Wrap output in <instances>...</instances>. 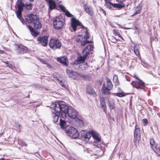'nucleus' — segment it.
<instances>
[{"instance_id":"f257e3e1","label":"nucleus","mask_w":160,"mask_h":160,"mask_svg":"<svg viewBox=\"0 0 160 160\" xmlns=\"http://www.w3.org/2000/svg\"><path fill=\"white\" fill-rule=\"evenodd\" d=\"M54 109L56 112H60L63 119L66 118L67 114L69 117L73 119L75 118L78 114L76 110L72 108H68L63 102H55Z\"/></svg>"},{"instance_id":"f03ea898","label":"nucleus","mask_w":160,"mask_h":160,"mask_svg":"<svg viewBox=\"0 0 160 160\" xmlns=\"http://www.w3.org/2000/svg\"><path fill=\"white\" fill-rule=\"evenodd\" d=\"M17 6L18 8V10L16 12L17 17L21 22L23 24L24 20L22 18L21 16V12L23 10V8L24 7L28 10L31 9V3L24 4L21 0H18L17 2Z\"/></svg>"},{"instance_id":"7ed1b4c3","label":"nucleus","mask_w":160,"mask_h":160,"mask_svg":"<svg viewBox=\"0 0 160 160\" xmlns=\"http://www.w3.org/2000/svg\"><path fill=\"white\" fill-rule=\"evenodd\" d=\"M26 22L30 23L33 22L34 28L36 29H40L42 25L39 21V18L37 15L33 14H30L25 16Z\"/></svg>"},{"instance_id":"20e7f679","label":"nucleus","mask_w":160,"mask_h":160,"mask_svg":"<svg viewBox=\"0 0 160 160\" xmlns=\"http://www.w3.org/2000/svg\"><path fill=\"white\" fill-rule=\"evenodd\" d=\"M71 25L74 31H76L78 27H80L82 28H85L86 31L85 32V35L84 36V38L86 39L89 38V35L88 32L87 28L85 27L78 20H76V18H72L71 19Z\"/></svg>"},{"instance_id":"39448f33","label":"nucleus","mask_w":160,"mask_h":160,"mask_svg":"<svg viewBox=\"0 0 160 160\" xmlns=\"http://www.w3.org/2000/svg\"><path fill=\"white\" fill-rule=\"evenodd\" d=\"M106 81V85L105 83L103 84L101 89V92L103 94L108 95L111 93L110 91L112 89L113 85L109 78H107Z\"/></svg>"},{"instance_id":"423d86ee","label":"nucleus","mask_w":160,"mask_h":160,"mask_svg":"<svg viewBox=\"0 0 160 160\" xmlns=\"http://www.w3.org/2000/svg\"><path fill=\"white\" fill-rule=\"evenodd\" d=\"M67 135L71 138L76 139L79 136V133L78 130L72 127H70L65 130Z\"/></svg>"},{"instance_id":"0eeeda50","label":"nucleus","mask_w":160,"mask_h":160,"mask_svg":"<svg viewBox=\"0 0 160 160\" xmlns=\"http://www.w3.org/2000/svg\"><path fill=\"white\" fill-rule=\"evenodd\" d=\"M64 24V20L61 16L54 18L53 21V25L55 28L59 29L62 28Z\"/></svg>"},{"instance_id":"6e6552de","label":"nucleus","mask_w":160,"mask_h":160,"mask_svg":"<svg viewBox=\"0 0 160 160\" xmlns=\"http://www.w3.org/2000/svg\"><path fill=\"white\" fill-rule=\"evenodd\" d=\"M49 45L50 48L53 49H59L62 45L61 42L59 40L55 38L51 39Z\"/></svg>"},{"instance_id":"1a4fd4ad","label":"nucleus","mask_w":160,"mask_h":160,"mask_svg":"<svg viewBox=\"0 0 160 160\" xmlns=\"http://www.w3.org/2000/svg\"><path fill=\"white\" fill-rule=\"evenodd\" d=\"M67 74L69 77L73 78L74 79H76L79 78V77H81V75L76 72L69 69L67 70Z\"/></svg>"},{"instance_id":"9d476101","label":"nucleus","mask_w":160,"mask_h":160,"mask_svg":"<svg viewBox=\"0 0 160 160\" xmlns=\"http://www.w3.org/2000/svg\"><path fill=\"white\" fill-rule=\"evenodd\" d=\"M48 37L47 36H43L39 37L38 38V43L41 44L42 46L45 47L48 44Z\"/></svg>"},{"instance_id":"9b49d317","label":"nucleus","mask_w":160,"mask_h":160,"mask_svg":"<svg viewBox=\"0 0 160 160\" xmlns=\"http://www.w3.org/2000/svg\"><path fill=\"white\" fill-rule=\"evenodd\" d=\"M138 80V81L136 82H132L131 84L133 87H135L137 89H143L145 86L144 82L139 79Z\"/></svg>"},{"instance_id":"f8f14e48","label":"nucleus","mask_w":160,"mask_h":160,"mask_svg":"<svg viewBox=\"0 0 160 160\" xmlns=\"http://www.w3.org/2000/svg\"><path fill=\"white\" fill-rule=\"evenodd\" d=\"M83 8L85 11L88 15L92 16L94 14L93 10L92 8L90 6L87 4H84Z\"/></svg>"},{"instance_id":"ddd939ff","label":"nucleus","mask_w":160,"mask_h":160,"mask_svg":"<svg viewBox=\"0 0 160 160\" xmlns=\"http://www.w3.org/2000/svg\"><path fill=\"white\" fill-rule=\"evenodd\" d=\"M55 104V102L53 103V107L52 108V119L53 122L54 123L57 122L58 121L59 116V115L61 116V114L60 112H56L54 109V107Z\"/></svg>"},{"instance_id":"4468645a","label":"nucleus","mask_w":160,"mask_h":160,"mask_svg":"<svg viewBox=\"0 0 160 160\" xmlns=\"http://www.w3.org/2000/svg\"><path fill=\"white\" fill-rule=\"evenodd\" d=\"M93 47L92 45H88L82 51V55L86 57L90 53L91 51L92 50Z\"/></svg>"},{"instance_id":"2eb2a0df","label":"nucleus","mask_w":160,"mask_h":160,"mask_svg":"<svg viewBox=\"0 0 160 160\" xmlns=\"http://www.w3.org/2000/svg\"><path fill=\"white\" fill-rule=\"evenodd\" d=\"M16 49L17 52L19 54H23L26 52L27 49L26 47L22 45H17Z\"/></svg>"},{"instance_id":"dca6fc26","label":"nucleus","mask_w":160,"mask_h":160,"mask_svg":"<svg viewBox=\"0 0 160 160\" xmlns=\"http://www.w3.org/2000/svg\"><path fill=\"white\" fill-rule=\"evenodd\" d=\"M49 5V9L52 10L56 8V2L58 3L61 2L59 0H48Z\"/></svg>"},{"instance_id":"f3484780","label":"nucleus","mask_w":160,"mask_h":160,"mask_svg":"<svg viewBox=\"0 0 160 160\" xmlns=\"http://www.w3.org/2000/svg\"><path fill=\"white\" fill-rule=\"evenodd\" d=\"M58 61L66 66H68V60L66 57H62L60 58H58Z\"/></svg>"},{"instance_id":"a211bd4d","label":"nucleus","mask_w":160,"mask_h":160,"mask_svg":"<svg viewBox=\"0 0 160 160\" xmlns=\"http://www.w3.org/2000/svg\"><path fill=\"white\" fill-rule=\"evenodd\" d=\"M27 28L29 29L32 35L36 37L38 35L39 32L35 30L30 25H27Z\"/></svg>"},{"instance_id":"6ab92c4d","label":"nucleus","mask_w":160,"mask_h":160,"mask_svg":"<svg viewBox=\"0 0 160 160\" xmlns=\"http://www.w3.org/2000/svg\"><path fill=\"white\" fill-rule=\"evenodd\" d=\"M86 91L87 93L89 94L92 95L93 96L96 95V93L93 90L92 88L90 86H88L86 88Z\"/></svg>"},{"instance_id":"aec40b11","label":"nucleus","mask_w":160,"mask_h":160,"mask_svg":"<svg viewBox=\"0 0 160 160\" xmlns=\"http://www.w3.org/2000/svg\"><path fill=\"white\" fill-rule=\"evenodd\" d=\"M92 136V131L87 132L82 137L83 140L86 141H89V139L91 138Z\"/></svg>"},{"instance_id":"412c9836","label":"nucleus","mask_w":160,"mask_h":160,"mask_svg":"<svg viewBox=\"0 0 160 160\" xmlns=\"http://www.w3.org/2000/svg\"><path fill=\"white\" fill-rule=\"evenodd\" d=\"M92 136L97 142L101 141V138L99 136V134L95 132L92 131Z\"/></svg>"},{"instance_id":"4be33fe9","label":"nucleus","mask_w":160,"mask_h":160,"mask_svg":"<svg viewBox=\"0 0 160 160\" xmlns=\"http://www.w3.org/2000/svg\"><path fill=\"white\" fill-rule=\"evenodd\" d=\"M107 103L110 110L114 109L115 108V103L113 100H110L108 99Z\"/></svg>"},{"instance_id":"5701e85b","label":"nucleus","mask_w":160,"mask_h":160,"mask_svg":"<svg viewBox=\"0 0 160 160\" xmlns=\"http://www.w3.org/2000/svg\"><path fill=\"white\" fill-rule=\"evenodd\" d=\"M150 143L151 147L152 149H154L155 148L157 147V144L156 143L155 141L153 138H151L150 140Z\"/></svg>"},{"instance_id":"b1692460","label":"nucleus","mask_w":160,"mask_h":160,"mask_svg":"<svg viewBox=\"0 0 160 160\" xmlns=\"http://www.w3.org/2000/svg\"><path fill=\"white\" fill-rule=\"evenodd\" d=\"M141 8L142 6L141 5H139L135 9V12L132 15V16H135L137 14L140 13L141 12Z\"/></svg>"},{"instance_id":"393cba45","label":"nucleus","mask_w":160,"mask_h":160,"mask_svg":"<svg viewBox=\"0 0 160 160\" xmlns=\"http://www.w3.org/2000/svg\"><path fill=\"white\" fill-rule=\"evenodd\" d=\"M5 64H7V66L12 69L15 68V66L13 63H11L8 61L3 62Z\"/></svg>"},{"instance_id":"a878e982","label":"nucleus","mask_w":160,"mask_h":160,"mask_svg":"<svg viewBox=\"0 0 160 160\" xmlns=\"http://www.w3.org/2000/svg\"><path fill=\"white\" fill-rule=\"evenodd\" d=\"M100 106L102 108L105 112L106 111V105L104 100L103 99H101L100 101Z\"/></svg>"},{"instance_id":"bb28decb","label":"nucleus","mask_w":160,"mask_h":160,"mask_svg":"<svg viewBox=\"0 0 160 160\" xmlns=\"http://www.w3.org/2000/svg\"><path fill=\"white\" fill-rule=\"evenodd\" d=\"M139 46L138 45H135L134 47V51L135 53L137 56H138L140 55L139 51Z\"/></svg>"},{"instance_id":"cd10ccee","label":"nucleus","mask_w":160,"mask_h":160,"mask_svg":"<svg viewBox=\"0 0 160 160\" xmlns=\"http://www.w3.org/2000/svg\"><path fill=\"white\" fill-rule=\"evenodd\" d=\"M112 4L113 5L114 8H117L119 9H120L122 8H123L125 6V5L123 3H122V4L114 3V4Z\"/></svg>"},{"instance_id":"c85d7f7f","label":"nucleus","mask_w":160,"mask_h":160,"mask_svg":"<svg viewBox=\"0 0 160 160\" xmlns=\"http://www.w3.org/2000/svg\"><path fill=\"white\" fill-rule=\"evenodd\" d=\"M113 82H115L116 85H118L119 83L118 80V76L116 75H115L113 77Z\"/></svg>"},{"instance_id":"c756f323","label":"nucleus","mask_w":160,"mask_h":160,"mask_svg":"<svg viewBox=\"0 0 160 160\" xmlns=\"http://www.w3.org/2000/svg\"><path fill=\"white\" fill-rule=\"evenodd\" d=\"M60 125L62 129H64L65 128V125L66 124V121L64 120H62L60 119Z\"/></svg>"},{"instance_id":"7c9ffc66","label":"nucleus","mask_w":160,"mask_h":160,"mask_svg":"<svg viewBox=\"0 0 160 160\" xmlns=\"http://www.w3.org/2000/svg\"><path fill=\"white\" fill-rule=\"evenodd\" d=\"M138 135H141L140 130L137 126H136L134 132V135L136 136Z\"/></svg>"},{"instance_id":"2f4dec72","label":"nucleus","mask_w":160,"mask_h":160,"mask_svg":"<svg viewBox=\"0 0 160 160\" xmlns=\"http://www.w3.org/2000/svg\"><path fill=\"white\" fill-rule=\"evenodd\" d=\"M141 135H134V141L135 143L138 142L141 139Z\"/></svg>"},{"instance_id":"473e14b6","label":"nucleus","mask_w":160,"mask_h":160,"mask_svg":"<svg viewBox=\"0 0 160 160\" xmlns=\"http://www.w3.org/2000/svg\"><path fill=\"white\" fill-rule=\"evenodd\" d=\"M112 31L115 35L118 36L119 37L122 39V36L120 35L118 30L114 29Z\"/></svg>"},{"instance_id":"72a5a7b5","label":"nucleus","mask_w":160,"mask_h":160,"mask_svg":"<svg viewBox=\"0 0 160 160\" xmlns=\"http://www.w3.org/2000/svg\"><path fill=\"white\" fill-rule=\"evenodd\" d=\"M152 150L157 154V156H160V149L159 148L157 147L155 148L154 149H152Z\"/></svg>"},{"instance_id":"f704fd0d","label":"nucleus","mask_w":160,"mask_h":160,"mask_svg":"<svg viewBox=\"0 0 160 160\" xmlns=\"http://www.w3.org/2000/svg\"><path fill=\"white\" fill-rule=\"evenodd\" d=\"M91 41H89L87 40V39H85L83 41H81V45L82 46H84L86 44L89 43H90Z\"/></svg>"},{"instance_id":"c9c22d12","label":"nucleus","mask_w":160,"mask_h":160,"mask_svg":"<svg viewBox=\"0 0 160 160\" xmlns=\"http://www.w3.org/2000/svg\"><path fill=\"white\" fill-rule=\"evenodd\" d=\"M106 4H107V8H109V9H111L112 7H113V5L112 4L113 3L111 2H106Z\"/></svg>"},{"instance_id":"e433bc0d","label":"nucleus","mask_w":160,"mask_h":160,"mask_svg":"<svg viewBox=\"0 0 160 160\" xmlns=\"http://www.w3.org/2000/svg\"><path fill=\"white\" fill-rule=\"evenodd\" d=\"M87 57L84 56H80L79 58H78V60L79 61L83 62L85 61V59Z\"/></svg>"},{"instance_id":"4c0bfd02","label":"nucleus","mask_w":160,"mask_h":160,"mask_svg":"<svg viewBox=\"0 0 160 160\" xmlns=\"http://www.w3.org/2000/svg\"><path fill=\"white\" fill-rule=\"evenodd\" d=\"M65 14L67 16L69 17H72V15L67 10L64 12Z\"/></svg>"},{"instance_id":"58836bf2","label":"nucleus","mask_w":160,"mask_h":160,"mask_svg":"<svg viewBox=\"0 0 160 160\" xmlns=\"http://www.w3.org/2000/svg\"><path fill=\"white\" fill-rule=\"evenodd\" d=\"M80 66L81 67L80 68H82V69H85L87 68V63H82V64Z\"/></svg>"},{"instance_id":"ea45409f","label":"nucleus","mask_w":160,"mask_h":160,"mask_svg":"<svg viewBox=\"0 0 160 160\" xmlns=\"http://www.w3.org/2000/svg\"><path fill=\"white\" fill-rule=\"evenodd\" d=\"M40 61L42 63H43L44 64H46L47 65V66L48 68H50L51 67L50 65H49L47 63L46 61H45V60H40Z\"/></svg>"},{"instance_id":"a19ab883","label":"nucleus","mask_w":160,"mask_h":160,"mask_svg":"<svg viewBox=\"0 0 160 160\" xmlns=\"http://www.w3.org/2000/svg\"><path fill=\"white\" fill-rule=\"evenodd\" d=\"M59 8L62 11L64 12H65V11L67 10L62 5H60Z\"/></svg>"},{"instance_id":"79ce46f5","label":"nucleus","mask_w":160,"mask_h":160,"mask_svg":"<svg viewBox=\"0 0 160 160\" xmlns=\"http://www.w3.org/2000/svg\"><path fill=\"white\" fill-rule=\"evenodd\" d=\"M116 94L117 96L120 97H123L125 96L124 94L123 93H117Z\"/></svg>"},{"instance_id":"37998d69","label":"nucleus","mask_w":160,"mask_h":160,"mask_svg":"<svg viewBox=\"0 0 160 160\" xmlns=\"http://www.w3.org/2000/svg\"><path fill=\"white\" fill-rule=\"evenodd\" d=\"M142 122L144 125H145L148 123V121L147 119H143L142 121Z\"/></svg>"},{"instance_id":"c03bdc74","label":"nucleus","mask_w":160,"mask_h":160,"mask_svg":"<svg viewBox=\"0 0 160 160\" xmlns=\"http://www.w3.org/2000/svg\"><path fill=\"white\" fill-rule=\"evenodd\" d=\"M112 42H116V41H119V40H118L115 37H112Z\"/></svg>"},{"instance_id":"a18cd8bd","label":"nucleus","mask_w":160,"mask_h":160,"mask_svg":"<svg viewBox=\"0 0 160 160\" xmlns=\"http://www.w3.org/2000/svg\"><path fill=\"white\" fill-rule=\"evenodd\" d=\"M59 84L62 87L65 88L66 86V85L61 81L59 82Z\"/></svg>"},{"instance_id":"49530a36","label":"nucleus","mask_w":160,"mask_h":160,"mask_svg":"<svg viewBox=\"0 0 160 160\" xmlns=\"http://www.w3.org/2000/svg\"><path fill=\"white\" fill-rule=\"evenodd\" d=\"M89 150L88 148H85L84 150V152L85 153H88L89 152Z\"/></svg>"},{"instance_id":"de8ad7c7","label":"nucleus","mask_w":160,"mask_h":160,"mask_svg":"<svg viewBox=\"0 0 160 160\" xmlns=\"http://www.w3.org/2000/svg\"><path fill=\"white\" fill-rule=\"evenodd\" d=\"M79 122L80 124H81L82 125H84L83 121L81 120H79Z\"/></svg>"},{"instance_id":"09e8293b","label":"nucleus","mask_w":160,"mask_h":160,"mask_svg":"<svg viewBox=\"0 0 160 160\" xmlns=\"http://www.w3.org/2000/svg\"><path fill=\"white\" fill-rule=\"evenodd\" d=\"M136 79L138 80L139 79V78H138V77L135 74H134V75H133V76Z\"/></svg>"},{"instance_id":"8fccbe9b","label":"nucleus","mask_w":160,"mask_h":160,"mask_svg":"<svg viewBox=\"0 0 160 160\" xmlns=\"http://www.w3.org/2000/svg\"><path fill=\"white\" fill-rule=\"evenodd\" d=\"M101 11L103 12L104 14L105 15V12L101 8Z\"/></svg>"},{"instance_id":"3c124183","label":"nucleus","mask_w":160,"mask_h":160,"mask_svg":"<svg viewBox=\"0 0 160 160\" xmlns=\"http://www.w3.org/2000/svg\"><path fill=\"white\" fill-rule=\"evenodd\" d=\"M117 2H122L124 1V0H116Z\"/></svg>"},{"instance_id":"603ef678","label":"nucleus","mask_w":160,"mask_h":160,"mask_svg":"<svg viewBox=\"0 0 160 160\" xmlns=\"http://www.w3.org/2000/svg\"><path fill=\"white\" fill-rule=\"evenodd\" d=\"M80 39H79L78 38H77L76 39V41L77 42H79V41H80Z\"/></svg>"},{"instance_id":"864d4df0","label":"nucleus","mask_w":160,"mask_h":160,"mask_svg":"<svg viewBox=\"0 0 160 160\" xmlns=\"http://www.w3.org/2000/svg\"><path fill=\"white\" fill-rule=\"evenodd\" d=\"M56 74H57V73L56 72H55V73H54L53 74V75L54 76H55V75H56Z\"/></svg>"},{"instance_id":"5fc2aeb1","label":"nucleus","mask_w":160,"mask_h":160,"mask_svg":"<svg viewBox=\"0 0 160 160\" xmlns=\"http://www.w3.org/2000/svg\"><path fill=\"white\" fill-rule=\"evenodd\" d=\"M21 127V126H20V125H19V124L18 125H17V127H18V128H19V127Z\"/></svg>"},{"instance_id":"6e6d98bb","label":"nucleus","mask_w":160,"mask_h":160,"mask_svg":"<svg viewBox=\"0 0 160 160\" xmlns=\"http://www.w3.org/2000/svg\"><path fill=\"white\" fill-rule=\"evenodd\" d=\"M3 51H1L0 50V53H3Z\"/></svg>"},{"instance_id":"4d7b16f0","label":"nucleus","mask_w":160,"mask_h":160,"mask_svg":"<svg viewBox=\"0 0 160 160\" xmlns=\"http://www.w3.org/2000/svg\"><path fill=\"white\" fill-rule=\"evenodd\" d=\"M0 160H9V159L5 160V159H0Z\"/></svg>"},{"instance_id":"13d9d810","label":"nucleus","mask_w":160,"mask_h":160,"mask_svg":"<svg viewBox=\"0 0 160 160\" xmlns=\"http://www.w3.org/2000/svg\"><path fill=\"white\" fill-rule=\"evenodd\" d=\"M29 1H33L34 0H29Z\"/></svg>"},{"instance_id":"bf43d9fd","label":"nucleus","mask_w":160,"mask_h":160,"mask_svg":"<svg viewBox=\"0 0 160 160\" xmlns=\"http://www.w3.org/2000/svg\"><path fill=\"white\" fill-rule=\"evenodd\" d=\"M71 160H76L75 159H72Z\"/></svg>"},{"instance_id":"052dcab7","label":"nucleus","mask_w":160,"mask_h":160,"mask_svg":"<svg viewBox=\"0 0 160 160\" xmlns=\"http://www.w3.org/2000/svg\"><path fill=\"white\" fill-rule=\"evenodd\" d=\"M143 160H148L147 159H144Z\"/></svg>"},{"instance_id":"680f3d73","label":"nucleus","mask_w":160,"mask_h":160,"mask_svg":"<svg viewBox=\"0 0 160 160\" xmlns=\"http://www.w3.org/2000/svg\"><path fill=\"white\" fill-rule=\"evenodd\" d=\"M105 0L106 1V2H108L107 1H108V0Z\"/></svg>"},{"instance_id":"e2e57ef3","label":"nucleus","mask_w":160,"mask_h":160,"mask_svg":"<svg viewBox=\"0 0 160 160\" xmlns=\"http://www.w3.org/2000/svg\"><path fill=\"white\" fill-rule=\"evenodd\" d=\"M118 88V89H120V88Z\"/></svg>"}]
</instances>
